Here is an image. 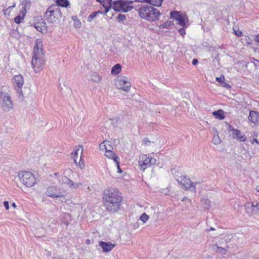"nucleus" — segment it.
Returning a JSON list of instances; mask_svg holds the SVG:
<instances>
[{"instance_id": "47", "label": "nucleus", "mask_w": 259, "mask_h": 259, "mask_svg": "<svg viewBox=\"0 0 259 259\" xmlns=\"http://www.w3.org/2000/svg\"><path fill=\"white\" fill-rule=\"evenodd\" d=\"M156 160L154 158H150L149 157V166L153 165V164H154L155 163H156Z\"/></svg>"}, {"instance_id": "46", "label": "nucleus", "mask_w": 259, "mask_h": 259, "mask_svg": "<svg viewBox=\"0 0 259 259\" xmlns=\"http://www.w3.org/2000/svg\"><path fill=\"white\" fill-rule=\"evenodd\" d=\"M185 28L186 27H183V28H180L178 30L179 32L180 33L181 35L183 37H184V35L186 34V31H185Z\"/></svg>"}, {"instance_id": "27", "label": "nucleus", "mask_w": 259, "mask_h": 259, "mask_svg": "<svg viewBox=\"0 0 259 259\" xmlns=\"http://www.w3.org/2000/svg\"><path fill=\"white\" fill-rule=\"evenodd\" d=\"M183 14L179 11H171L170 13V18L178 20L182 17Z\"/></svg>"}, {"instance_id": "15", "label": "nucleus", "mask_w": 259, "mask_h": 259, "mask_svg": "<svg viewBox=\"0 0 259 259\" xmlns=\"http://www.w3.org/2000/svg\"><path fill=\"white\" fill-rule=\"evenodd\" d=\"M99 244L104 252H110L115 246V244H113L110 242H104L103 241H100Z\"/></svg>"}, {"instance_id": "31", "label": "nucleus", "mask_w": 259, "mask_h": 259, "mask_svg": "<svg viewBox=\"0 0 259 259\" xmlns=\"http://www.w3.org/2000/svg\"><path fill=\"white\" fill-rule=\"evenodd\" d=\"M67 184L68 185L69 187L71 188H77L79 186L81 185V183H74L71 180H69Z\"/></svg>"}, {"instance_id": "64", "label": "nucleus", "mask_w": 259, "mask_h": 259, "mask_svg": "<svg viewBox=\"0 0 259 259\" xmlns=\"http://www.w3.org/2000/svg\"><path fill=\"white\" fill-rule=\"evenodd\" d=\"M54 175L56 177H59L60 176L59 173H58V172H55L54 174Z\"/></svg>"}, {"instance_id": "55", "label": "nucleus", "mask_w": 259, "mask_h": 259, "mask_svg": "<svg viewBox=\"0 0 259 259\" xmlns=\"http://www.w3.org/2000/svg\"><path fill=\"white\" fill-rule=\"evenodd\" d=\"M254 204L255 207L256 211L257 212L259 211V203L256 201H254Z\"/></svg>"}, {"instance_id": "63", "label": "nucleus", "mask_w": 259, "mask_h": 259, "mask_svg": "<svg viewBox=\"0 0 259 259\" xmlns=\"http://www.w3.org/2000/svg\"><path fill=\"white\" fill-rule=\"evenodd\" d=\"M187 199H188V197H186V196H185V197H184L183 198V199H182V201H186V200H187Z\"/></svg>"}, {"instance_id": "62", "label": "nucleus", "mask_w": 259, "mask_h": 259, "mask_svg": "<svg viewBox=\"0 0 259 259\" xmlns=\"http://www.w3.org/2000/svg\"><path fill=\"white\" fill-rule=\"evenodd\" d=\"M90 242H91L90 240H89V239H87V240H86V241H85V243H86L87 244L89 245V244H90Z\"/></svg>"}, {"instance_id": "9", "label": "nucleus", "mask_w": 259, "mask_h": 259, "mask_svg": "<svg viewBox=\"0 0 259 259\" xmlns=\"http://www.w3.org/2000/svg\"><path fill=\"white\" fill-rule=\"evenodd\" d=\"M177 181L180 185H182L184 189L186 190L190 189L192 191H195V185L197 183L192 182L191 180L187 178L186 176L182 177V180L181 181L179 179H177Z\"/></svg>"}, {"instance_id": "16", "label": "nucleus", "mask_w": 259, "mask_h": 259, "mask_svg": "<svg viewBox=\"0 0 259 259\" xmlns=\"http://www.w3.org/2000/svg\"><path fill=\"white\" fill-rule=\"evenodd\" d=\"M12 81L14 85L18 88H22L24 82L23 76L21 74L15 75L12 78Z\"/></svg>"}, {"instance_id": "34", "label": "nucleus", "mask_w": 259, "mask_h": 259, "mask_svg": "<svg viewBox=\"0 0 259 259\" xmlns=\"http://www.w3.org/2000/svg\"><path fill=\"white\" fill-rule=\"evenodd\" d=\"M173 25L172 22L171 21H167L163 24H160L159 26V28H169L171 25Z\"/></svg>"}, {"instance_id": "33", "label": "nucleus", "mask_w": 259, "mask_h": 259, "mask_svg": "<svg viewBox=\"0 0 259 259\" xmlns=\"http://www.w3.org/2000/svg\"><path fill=\"white\" fill-rule=\"evenodd\" d=\"M38 22H39V24L40 25V26L41 27L43 31L46 32L47 30V24H46V22H45V21L44 19L41 18L38 21Z\"/></svg>"}, {"instance_id": "11", "label": "nucleus", "mask_w": 259, "mask_h": 259, "mask_svg": "<svg viewBox=\"0 0 259 259\" xmlns=\"http://www.w3.org/2000/svg\"><path fill=\"white\" fill-rule=\"evenodd\" d=\"M44 64V57H32L31 65L35 72H39L42 69Z\"/></svg>"}, {"instance_id": "48", "label": "nucleus", "mask_w": 259, "mask_h": 259, "mask_svg": "<svg viewBox=\"0 0 259 259\" xmlns=\"http://www.w3.org/2000/svg\"><path fill=\"white\" fill-rule=\"evenodd\" d=\"M115 162L116 163L117 167L118 172L121 173L122 170H121V168H120V165H119L120 162L118 160L116 161H115Z\"/></svg>"}, {"instance_id": "3", "label": "nucleus", "mask_w": 259, "mask_h": 259, "mask_svg": "<svg viewBox=\"0 0 259 259\" xmlns=\"http://www.w3.org/2000/svg\"><path fill=\"white\" fill-rule=\"evenodd\" d=\"M242 237H243V235L241 234H228L221 238L215 244H219L220 246H223L225 248H232L234 246L242 244V242H240L238 241V239Z\"/></svg>"}, {"instance_id": "28", "label": "nucleus", "mask_w": 259, "mask_h": 259, "mask_svg": "<svg viewBox=\"0 0 259 259\" xmlns=\"http://www.w3.org/2000/svg\"><path fill=\"white\" fill-rule=\"evenodd\" d=\"M25 15V14L20 12L19 15H18L14 18V22L17 24L21 23L22 21L24 19Z\"/></svg>"}, {"instance_id": "53", "label": "nucleus", "mask_w": 259, "mask_h": 259, "mask_svg": "<svg viewBox=\"0 0 259 259\" xmlns=\"http://www.w3.org/2000/svg\"><path fill=\"white\" fill-rule=\"evenodd\" d=\"M150 142L148 138H145L143 140V143L146 145H147Z\"/></svg>"}, {"instance_id": "18", "label": "nucleus", "mask_w": 259, "mask_h": 259, "mask_svg": "<svg viewBox=\"0 0 259 259\" xmlns=\"http://www.w3.org/2000/svg\"><path fill=\"white\" fill-rule=\"evenodd\" d=\"M234 138H236L238 140L241 142H245L247 138L238 129L234 130V132L232 133Z\"/></svg>"}, {"instance_id": "57", "label": "nucleus", "mask_w": 259, "mask_h": 259, "mask_svg": "<svg viewBox=\"0 0 259 259\" xmlns=\"http://www.w3.org/2000/svg\"><path fill=\"white\" fill-rule=\"evenodd\" d=\"M228 130L229 131V132H230L231 131H232L233 132H234V130H235L236 129L234 128V127L231 125H229V128H228Z\"/></svg>"}, {"instance_id": "20", "label": "nucleus", "mask_w": 259, "mask_h": 259, "mask_svg": "<svg viewBox=\"0 0 259 259\" xmlns=\"http://www.w3.org/2000/svg\"><path fill=\"white\" fill-rule=\"evenodd\" d=\"M103 146H104L105 148V156L107 157L113 159L114 161V162L118 160V156L114 152H113L112 150L110 149H107V147L105 146V145H103Z\"/></svg>"}, {"instance_id": "44", "label": "nucleus", "mask_w": 259, "mask_h": 259, "mask_svg": "<svg viewBox=\"0 0 259 259\" xmlns=\"http://www.w3.org/2000/svg\"><path fill=\"white\" fill-rule=\"evenodd\" d=\"M215 80L221 84L225 80V76L224 75H221L220 77H216Z\"/></svg>"}, {"instance_id": "13", "label": "nucleus", "mask_w": 259, "mask_h": 259, "mask_svg": "<svg viewBox=\"0 0 259 259\" xmlns=\"http://www.w3.org/2000/svg\"><path fill=\"white\" fill-rule=\"evenodd\" d=\"M79 148H81V153H82V152H83L82 146L79 145V148H76L75 149V150H74V151L71 153V155H72V158H73L74 163L77 165H78L80 168H82L84 167V163L83 162H82V159L81 156H80L79 162L78 163H77V157L78 156V152L79 150Z\"/></svg>"}, {"instance_id": "52", "label": "nucleus", "mask_w": 259, "mask_h": 259, "mask_svg": "<svg viewBox=\"0 0 259 259\" xmlns=\"http://www.w3.org/2000/svg\"><path fill=\"white\" fill-rule=\"evenodd\" d=\"M134 2H139V3H146L148 4L149 0H134L133 1Z\"/></svg>"}, {"instance_id": "39", "label": "nucleus", "mask_w": 259, "mask_h": 259, "mask_svg": "<svg viewBox=\"0 0 259 259\" xmlns=\"http://www.w3.org/2000/svg\"><path fill=\"white\" fill-rule=\"evenodd\" d=\"M212 143L214 145H218L221 143V140L218 134L213 136L212 140Z\"/></svg>"}, {"instance_id": "21", "label": "nucleus", "mask_w": 259, "mask_h": 259, "mask_svg": "<svg viewBox=\"0 0 259 259\" xmlns=\"http://www.w3.org/2000/svg\"><path fill=\"white\" fill-rule=\"evenodd\" d=\"M31 5V2L30 0H23L21 4L22 8L20 12L26 14L27 13V10H29L30 9Z\"/></svg>"}, {"instance_id": "17", "label": "nucleus", "mask_w": 259, "mask_h": 259, "mask_svg": "<svg viewBox=\"0 0 259 259\" xmlns=\"http://www.w3.org/2000/svg\"><path fill=\"white\" fill-rule=\"evenodd\" d=\"M244 207L246 213L250 216L253 214V213L257 212V211H256L254 202H247L245 204Z\"/></svg>"}, {"instance_id": "45", "label": "nucleus", "mask_w": 259, "mask_h": 259, "mask_svg": "<svg viewBox=\"0 0 259 259\" xmlns=\"http://www.w3.org/2000/svg\"><path fill=\"white\" fill-rule=\"evenodd\" d=\"M220 85L227 89H229L231 88V86L227 82H226L225 80L220 84Z\"/></svg>"}, {"instance_id": "59", "label": "nucleus", "mask_w": 259, "mask_h": 259, "mask_svg": "<svg viewBox=\"0 0 259 259\" xmlns=\"http://www.w3.org/2000/svg\"><path fill=\"white\" fill-rule=\"evenodd\" d=\"M254 40L256 42H257L258 43H259V33L255 36V37L254 38Z\"/></svg>"}, {"instance_id": "5", "label": "nucleus", "mask_w": 259, "mask_h": 259, "mask_svg": "<svg viewBox=\"0 0 259 259\" xmlns=\"http://www.w3.org/2000/svg\"><path fill=\"white\" fill-rule=\"evenodd\" d=\"M133 1L116 0L113 1V9L115 12L127 13L133 9Z\"/></svg>"}, {"instance_id": "22", "label": "nucleus", "mask_w": 259, "mask_h": 259, "mask_svg": "<svg viewBox=\"0 0 259 259\" xmlns=\"http://www.w3.org/2000/svg\"><path fill=\"white\" fill-rule=\"evenodd\" d=\"M211 249L212 251L222 254H225L226 253V249L225 247L220 246L219 244H214L212 246Z\"/></svg>"}, {"instance_id": "50", "label": "nucleus", "mask_w": 259, "mask_h": 259, "mask_svg": "<svg viewBox=\"0 0 259 259\" xmlns=\"http://www.w3.org/2000/svg\"><path fill=\"white\" fill-rule=\"evenodd\" d=\"M70 179H68L66 176H64L62 178V183H67Z\"/></svg>"}, {"instance_id": "40", "label": "nucleus", "mask_w": 259, "mask_h": 259, "mask_svg": "<svg viewBox=\"0 0 259 259\" xmlns=\"http://www.w3.org/2000/svg\"><path fill=\"white\" fill-rule=\"evenodd\" d=\"M149 218L148 215H147L146 213H143L140 218V220L142 221L143 223L146 222Z\"/></svg>"}, {"instance_id": "14", "label": "nucleus", "mask_w": 259, "mask_h": 259, "mask_svg": "<svg viewBox=\"0 0 259 259\" xmlns=\"http://www.w3.org/2000/svg\"><path fill=\"white\" fill-rule=\"evenodd\" d=\"M248 120L254 124V125H259V112L250 110L249 111V116H248Z\"/></svg>"}, {"instance_id": "19", "label": "nucleus", "mask_w": 259, "mask_h": 259, "mask_svg": "<svg viewBox=\"0 0 259 259\" xmlns=\"http://www.w3.org/2000/svg\"><path fill=\"white\" fill-rule=\"evenodd\" d=\"M142 160L139 161V166H140L141 169H143V170L145 169L147 167V166H149V157H147V155H144L141 157Z\"/></svg>"}, {"instance_id": "12", "label": "nucleus", "mask_w": 259, "mask_h": 259, "mask_svg": "<svg viewBox=\"0 0 259 259\" xmlns=\"http://www.w3.org/2000/svg\"><path fill=\"white\" fill-rule=\"evenodd\" d=\"M42 46V44L41 41L37 39L35 45L33 48L32 57L44 56Z\"/></svg>"}, {"instance_id": "42", "label": "nucleus", "mask_w": 259, "mask_h": 259, "mask_svg": "<svg viewBox=\"0 0 259 259\" xmlns=\"http://www.w3.org/2000/svg\"><path fill=\"white\" fill-rule=\"evenodd\" d=\"M17 94L18 98L20 101H22L23 100V94L22 91V88H18L17 89Z\"/></svg>"}, {"instance_id": "60", "label": "nucleus", "mask_w": 259, "mask_h": 259, "mask_svg": "<svg viewBox=\"0 0 259 259\" xmlns=\"http://www.w3.org/2000/svg\"><path fill=\"white\" fill-rule=\"evenodd\" d=\"M253 142H255L256 143H257V144H258V145H259V142H258V140H257V139H254L253 140L252 143H253Z\"/></svg>"}, {"instance_id": "1", "label": "nucleus", "mask_w": 259, "mask_h": 259, "mask_svg": "<svg viewBox=\"0 0 259 259\" xmlns=\"http://www.w3.org/2000/svg\"><path fill=\"white\" fill-rule=\"evenodd\" d=\"M122 200V197L117 189H106L103 192V206L108 212H118L121 208Z\"/></svg>"}, {"instance_id": "49", "label": "nucleus", "mask_w": 259, "mask_h": 259, "mask_svg": "<svg viewBox=\"0 0 259 259\" xmlns=\"http://www.w3.org/2000/svg\"><path fill=\"white\" fill-rule=\"evenodd\" d=\"M109 4H113V1H112V0H102V5L103 4L109 5Z\"/></svg>"}, {"instance_id": "51", "label": "nucleus", "mask_w": 259, "mask_h": 259, "mask_svg": "<svg viewBox=\"0 0 259 259\" xmlns=\"http://www.w3.org/2000/svg\"><path fill=\"white\" fill-rule=\"evenodd\" d=\"M253 61H252V63H253L254 66H255V68H257V66L259 64V61L257 60H256L254 58H253Z\"/></svg>"}, {"instance_id": "29", "label": "nucleus", "mask_w": 259, "mask_h": 259, "mask_svg": "<svg viewBox=\"0 0 259 259\" xmlns=\"http://www.w3.org/2000/svg\"><path fill=\"white\" fill-rule=\"evenodd\" d=\"M163 0H149L148 4L151 6L160 7Z\"/></svg>"}, {"instance_id": "35", "label": "nucleus", "mask_w": 259, "mask_h": 259, "mask_svg": "<svg viewBox=\"0 0 259 259\" xmlns=\"http://www.w3.org/2000/svg\"><path fill=\"white\" fill-rule=\"evenodd\" d=\"M72 20L74 21V26L76 28H79L81 26V22L77 16H72Z\"/></svg>"}, {"instance_id": "6", "label": "nucleus", "mask_w": 259, "mask_h": 259, "mask_svg": "<svg viewBox=\"0 0 259 259\" xmlns=\"http://www.w3.org/2000/svg\"><path fill=\"white\" fill-rule=\"evenodd\" d=\"M18 177L22 183L26 187H31L36 182V179L32 172L27 171H19Z\"/></svg>"}, {"instance_id": "32", "label": "nucleus", "mask_w": 259, "mask_h": 259, "mask_svg": "<svg viewBox=\"0 0 259 259\" xmlns=\"http://www.w3.org/2000/svg\"><path fill=\"white\" fill-rule=\"evenodd\" d=\"M92 79L94 82H99L102 80V77L97 73L94 72L92 75Z\"/></svg>"}, {"instance_id": "43", "label": "nucleus", "mask_w": 259, "mask_h": 259, "mask_svg": "<svg viewBox=\"0 0 259 259\" xmlns=\"http://www.w3.org/2000/svg\"><path fill=\"white\" fill-rule=\"evenodd\" d=\"M40 25L39 24V22H34V23L33 24V26L35 27V28L38 31L43 32L42 29L41 27L40 26Z\"/></svg>"}, {"instance_id": "2", "label": "nucleus", "mask_w": 259, "mask_h": 259, "mask_svg": "<svg viewBox=\"0 0 259 259\" xmlns=\"http://www.w3.org/2000/svg\"><path fill=\"white\" fill-rule=\"evenodd\" d=\"M139 16L146 20L153 22L159 20V17L161 15L159 11L149 5L141 6L138 10Z\"/></svg>"}, {"instance_id": "24", "label": "nucleus", "mask_w": 259, "mask_h": 259, "mask_svg": "<svg viewBox=\"0 0 259 259\" xmlns=\"http://www.w3.org/2000/svg\"><path fill=\"white\" fill-rule=\"evenodd\" d=\"M56 4L58 7L70 8V4L68 0H56Z\"/></svg>"}, {"instance_id": "4", "label": "nucleus", "mask_w": 259, "mask_h": 259, "mask_svg": "<svg viewBox=\"0 0 259 259\" xmlns=\"http://www.w3.org/2000/svg\"><path fill=\"white\" fill-rule=\"evenodd\" d=\"M62 17L60 9L54 5L50 6L44 15V18L49 23H52L59 21Z\"/></svg>"}, {"instance_id": "25", "label": "nucleus", "mask_w": 259, "mask_h": 259, "mask_svg": "<svg viewBox=\"0 0 259 259\" xmlns=\"http://www.w3.org/2000/svg\"><path fill=\"white\" fill-rule=\"evenodd\" d=\"M212 115L215 118L219 120H223L225 118L224 112L222 109H219L212 112Z\"/></svg>"}, {"instance_id": "61", "label": "nucleus", "mask_w": 259, "mask_h": 259, "mask_svg": "<svg viewBox=\"0 0 259 259\" xmlns=\"http://www.w3.org/2000/svg\"><path fill=\"white\" fill-rule=\"evenodd\" d=\"M96 13H97V15H98L99 14H103V12L101 11H96Z\"/></svg>"}, {"instance_id": "26", "label": "nucleus", "mask_w": 259, "mask_h": 259, "mask_svg": "<svg viewBox=\"0 0 259 259\" xmlns=\"http://www.w3.org/2000/svg\"><path fill=\"white\" fill-rule=\"evenodd\" d=\"M121 65L120 64H116L111 69V74L112 75H117L121 70Z\"/></svg>"}, {"instance_id": "10", "label": "nucleus", "mask_w": 259, "mask_h": 259, "mask_svg": "<svg viewBox=\"0 0 259 259\" xmlns=\"http://www.w3.org/2000/svg\"><path fill=\"white\" fill-rule=\"evenodd\" d=\"M116 86L118 89L127 92L131 89V83L124 78L119 76L116 81Z\"/></svg>"}, {"instance_id": "54", "label": "nucleus", "mask_w": 259, "mask_h": 259, "mask_svg": "<svg viewBox=\"0 0 259 259\" xmlns=\"http://www.w3.org/2000/svg\"><path fill=\"white\" fill-rule=\"evenodd\" d=\"M4 205L7 210L9 209V202L8 201H5L4 202Z\"/></svg>"}, {"instance_id": "58", "label": "nucleus", "mask_w": 259, "mask_h": 259, "mask_svg": "<svg viewBox=\"0 0 259 259\" xmlns=\"http://www.w3.org/2000/svg\"><path fill=\"white\" fill-rule=\"evenodd\" d=\"M235 33L238 36H241L243 35V33L241 31H236L235 32Z\"/></svg>"}, {"instance_id": "36", "label": "nucleus", "mask_w": 259, "mask_h": 259, "mask_svg": "<svg viewBox=\"0 0 259 259\" xmlns=\"http://www.w3.org/2000/svg\"><path fill=\"white\" fill-rule=\"evenodd\" d=\"M16 2L13 3V4L11 6H9L8 8H7L6 9H4V13L5 15H9L11 10H12L13 8H14L16 6Z\"/></svg>"}, {"instance_id": "41", "label": "nucleus", "mask_w": 259, "mask_h": 259, "mask_svg": "<svg viewBox=\"0 0 259 259\" xmlns=\"http://www.w3.org/2000/svg\"><path fill=\"white\" fill-rule=\"evenodd\" d=\"M97 16V13H96V11L93 12L88 17L87 21L89 22H91Z\"/></svg>"}, {"instance_id": "7", "label": "nucleus", "mask_w": 259, "mask_h": 259, "mask_svg": "<svg viewBox=\"0 0 259 259\" xmlns=\"http://www.w3.org/2000/svg\"><path fill=\"white\" fill-rule=\"evenodd\" d=\"M0 104L3 110L8 112L13 109V103L11 97L8 94H1L0 95Z\"/></svg>"}, {"instance_id": "8", "label": "nucleus", "mask_w": 259, "mask_h": 259, "mask_svg": "<svg viewBox=\"0 0 259 259\" xmlns=\"http://www.w3.org/2000/svg\"><path fill=\"white\" fill-rule=\"evenodd\" d=\"M64 192L61 191L60 189L57 186L49 187L46 192V194L49 197L53 198L64 197Z\"/></svg>"}, {"instance_id": "56", "label": "nucleus", "mask_w": 259, "mask_h": 259, "mask_svg": "<svg viewBox=\"0 0 259 259\" xmlns=\"http://www.w3.org/2000/svg\"><path fill=\"white\" fill-rule=\"evenodd\" d=\"M198 63V60L197 59H193L192 61V64L193 65H196Z\"/></svg>"}, {"instance_id": "23", "label": "nucleus", "mask_w": 259, "mask_h": 259, "mask_svg": "<svg viewBox=\"0 0 259 259\" xmlns=\"http://www.w3.org/2000/svg\"><path fill=\"white\" fill-rule=\"evenodd\" d=\"M188 23V18L186 14H183L182 17L178 20V24L183 27H187Z\"/></svg>"}, {"instance_id": "38", "label": "nucleus", "mask_w": 259, "mask_h": 259, "mask_svg": "<svg viewBox=\"0 0 259 259\" xmlns=\"http://www.w3.org/2000/svg\"><path fill=\"white\" fill-rule=\"evenodd\" d=\"M126 18V15L122 14H119L118 15L117 17H116V19L119 23L123 22L124 20H125Z\"/></svg>"}, {"instance_id": "30", "label": "nucleus", "mask_w": 259, "mask_h": 259, "mask_svg": "<svg viewBox=\"0 0 259 259\" xmlns=\"http://www.w3.org/2000/svg\"><path fill=\"white\" fill-rule=\"evenodd\" d=\"M202 205L205 209H208L210 206V201L208 199H203L201 201Z\"/></svg>"}, {"instance_id": "37", "label": "nucleus", "mask_w": 259, "mask_h": 259, "mask_svg": "<svg viewBox=\"0 0 259 259\" xmlns=\"http://www.w3.org/2000/svg\"><path fill=\"white\" fill-rule=\"evenodd\" d=\"M105 9V14H106L107 13L109 12L111 9H113V4H109V5L107 4H103L102 5Z\"/></svg>"}]
</instances>
